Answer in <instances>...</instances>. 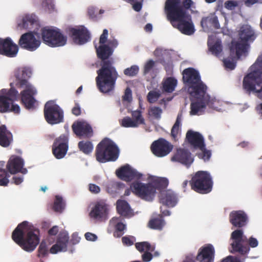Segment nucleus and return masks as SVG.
Masks as SVG:
<instances>
[{
	"instance_id": "1",
	"label": "nucleus",
	"mask_w": 262,
	"mask_h": 262,
	"mask_svg": "<svg viewBox=\"0 0 262 262\" xmlns=\"http://www.w3.org/2000/svg\"><path fill=\"white\" fill-rule=\"evenodd\" d=\"M32 75V70L30 67H18L14 70L13 76L15 80L10 83L11 88L15 85L22 89L20 92L21 101L28 109L34 108L36 102L34 96L37 94V91L27 80Z\"/></svg>"
},
{
	"instance_id": "2",
	"label": "nucleus",
	"mask_w": 262,
	"mask_h": 262,
	"mask_svg": "<svg viewBox=\"0 0 262 262\" xmlns=\"http://www.w3.org/2000/svg\"><path fill=\"white\" fill-rule=\"evenodd\" d=\"M165 10L172 25L182 33L190 35L194 32L190 16L180 6V0H167Z\"/></svg>"
},
{
	"instance_id": "3",
	"label": "nucleus",
	"mask_w": 262,
	"mask_h": 262,
	"mask_svg": "<svg viewBox=\"0 0 262 262\" xmlns=\"http://www.w3.org/2000/svg\"><path fill=\"white\" fill-rule=\"evenodd\" d=\"M38 233V230L31 223L24 221L13 231L12 237L25 251L32 252L39 243Z\"/></svg>"
},
{
	"instance_id": "4",
	"label": "nucleus",
	"mask_w": 262,
	"mask_h": 262,
	"mask_svg": "<svg viewBox=\"0 0 262 262\" xmlns=\"http://www.w3.org/2000/svg\"><path fill=\"white\" fill-rule=\"evenodd\" d=\"M168 184V180L165 178L151 176L148 184L135 181L131 184L130 188L134 193L142 199L151 201L156 195V189L164 190Z\"/></svg>"
},
{
	"instance_id": "5",
	"label": "nucleus",
	"mask_w": 262,
	"mask_h": 262,
	"mask_svg": "<svg viewBox=\"0 0 262 262\" xmlns=\"http://www.w3.org/2000/svg\"><path fill=\"white\" fill-rule=\"evenodd\" d=\"M96 78L97 86L103 93L112 91L115 85L118 74L112 63L109 61H103L102 67L97 71Z\"/></svg>"
},
{
	"instance_id": "6",
	"label": "nucleus",
	"mask_w": 262,
	"mask_h": 262,
	"mask_svg": "<svg viewBox=\"0 0 262 262\" xmlns=\"http://www.w3.org/2000/svg\"><path fill=\"white\" fill-rule=\"evenodd\" d=\"M238 36L231 43V54L236 57H245L249 47L248 42L252 41L255 38L254 30L248 25H243L238 31Z\"/></svg>"
},
{
	"instance_id": "7",
	"label": "nucleus",
	"mask_w": 262,
	"mask_h": 262,
	"mask_svg": "<svg viewBox=\"0 0 262 262\" xmlns=\"http://www.w3.org/2000/svg\"><path fill=\"white\" fill-rule=\"evenodd\" d=\"M250 71L244 78L243 88L249 93H259L262 91V55L251 66Z\"/></svg>"
},
{
	"instance_id": "8",
	"label": "nucleus",
	"mask_w": 262,
	"mask_h": 262,
	"mask_svg": "<svg viewBox=\"0 0 262 262\" xmlns=\"http://www.w3.org/2000/svg\"><path fill=\"white\" fill-rule=\"evenodd\" d=\"M19 98L17 91L14 88L9 90L3 89L0 91V113L13 112L19 114L20 112L19 106L14 101Z\"/></svg>"
},
{
	"instance_id": "9",
	"label": "nucleus",
	"mask_w": 262,
	"mask_h": 262,
	"mask_svg": "<svg viewBox=\"0 0 262 262\" xmlns=\"http://www.w3.org/2000/svg\"><path fill=\"white\" fill-rule=\"evenodd\" d=\"M183 78L188 92L190 95H196V92L199 94H203L206 87L201 80L199 73L193 68H188L183 72Z\"/></svg>"
},
{
	"instance_id": "10",
	"label": "nucleus",
	"mask_w": 262,
	"mask_h": 262,
	"mask_svg": "<svg viewBox=\"0 0 262 262\" xmlns=\"http://www.w3.org/2000/svg\"><path fill=\"white\" fill-rule=\"evenodd\" d=\"M41 35L43 43L51 47H62L67 42V36L55 27H46L42 28Z\"/></svg>"
},
{
	"instance_id": "11",
	"label": "nucleus",
	"mask_w": 262,
	"mask_h": 262,
	"mask_svg": "<svg viewBox=\"0 0 262 262\" xmlns=\"http://www.w3.org/2000/svg\"><path fill=\"white\" fill-rule=\"evenodd\" d=\"M119 152L118 147L112 140L105 139L97 146L96 159L101 163L115 161L118 157Z\"/></svg>"
},
{
	"instance_id": "12",
	"label": "nucleus",
	"mask_w": 262,
	"mask_h": 262,
	"mask_svg": "<svg viewBox=\"0 0 262 262\" xmlns=\"http://www.w3.org/2000/svg\"><path fill=\"white\" fill-rule=\"evenodd\" d=\"M108 34V30L104 29L100 37L99 42L95 43L97 55L102 60L108 58L113 53V49L118 45L116 39L107 40Z\"/></svg>"
},
{
	"instance_id": "13",
	"label": "nucleus",
	"mask_w": 262,
	"mask_h": 262,
	"mask_svg": "<svg viewBox=\"0 0 262 262\" xmlns=\"http://www.w3.org/2000/svg\"><path fill=\"white\" fill-rule=\"evenodd\" d=\"M192 188L201 193H207L211 191L212 181L210 174L205 171L197 172L192 179Z\"/></svg>"
},
{
	"instance_id": "14",
	"label": "nucleus",
	"mask_w": 262,
	"mask_h": 262,
	"mask_svg": "<svg viewBox=\"0 0 262 262\" xmlns=\"http://www.w3.org/2000/svg\"><path fill=\"white\" fill-rule=\"evenodd\" d=\"M45 117L50 124L59 123L63 121V112L54 101H48L45 106Z\"/></svg>"
},
{
	"instance_id": "15",
	"label": "nucleus",
	"mask_w": 262,
	"mask_h": 262,
	"mask_svg": "<svg viewBox=\"0 0 262 262\" xmlns=\"http://www.w3.org/2000/svg\"><path fill=\"white\" fill-rule=\"evenodd\" d=\"M196 92V95H190L192 99L190 105V115H200L205 111L207 106H208L210 96L207 94L205 91L203 94H199Z\"/></svg>"
},
{
	"instance_id": "16",
	"label": "nucleus",
	"mask_w": 262,
	"mask_h": 262,
	"mask_svg": "<svg viewBox=\"0 0 262 262\" xmlns=\"http://www.w3.org/2000/svg\"><path fill=\"white\" fill-rule=\"evenodd\" d=\"M19 44L23 49L31 52L35 51L40 46V36L34 32L25 33L21 36Z\"/></svg>"
},
{
	"instance_id": "17",
	"label": "nucleus",
	"mask_w": 262,
	"mask_h": 262,
	"mask_svg": "<svg viewBox=\"0 0 262 262\" xmlns=\"http://www.w3.org/2000/svg\"><path fill=\"white\" fill-rule=\"evenodd\" d=\"M110 206L104 202L96 203L91 208L89 216L93 220L102 221L108 218Z\"/></svg>"
},
{
	"instance_id": "18",
	"label": "nucleus",
	"mask_w": 262,
	"mask_h": 262,
	"mask_svg": "<svg viewBox=\"0 0 262 262\" xmlns=\"http://www.w3.org/2000/svg\"><path fill=\"white\" fill-rule=\"evenodd\" d=\"M246 239V236L244 235L241 230H236L232 232L231 235V252H238L242 254L247 253L249 248L243 246V243Z\"/></svg>"
},
{
	"instance_id": "19",
	"label": "nucleus",
	"mask_w": 262,
	"mask_h": 262,
	"mask_svg": "<svg viewBox=\"0 0 262 262\" xmlns=\"http://www.w3.org/2000/svg\"><path fill=\"white\" fill-rule=\"evenodd\" d=\"M69 236L66 230L61 231L58 235L54 244L50 249V253L56 254L58 253L65 252L68 250Z\"/></svg>"
},
{
	"instance_id": "20",
	"label": "nucleus",
	"mask_w": 262,
	"mask_h": 262,
	"mask_svg": "<svg viewBox=\"0 0 262 262\" xmlns=\"http://www.w3.org/2000/svg\"><path fill=\"white\" fill-rule=\"evenodd\" d=\"M73 42L77 45H83L90 40V34L83 26L71 28L70 30Z\"/></svg>"
},
{
	"instance_id": "21",
	"label": "nucleus",
	"mask_w": 262,
	"mask_h": 262,
	"mask_svg": "<svg viewBox=\"0 0 262 262\" xmlns=\"http://www.w3.org/2000/svg\"><path fill=\"white\" fill-rule=\"evenodd\" d=\"M68 137L67 135H62L56 138L53 145V153L58 159L63 158L68 149Z\"/></svg>"
},
{
	"instance_id": "22",
	"label": "nucleus",
	"mask_w": 262,
	"mask_h": 262,
	"mask_svg": "<svg viewBox=\"0 0 262 262\" xmlns=\"http://www.w3.org/2000/svg\"><path fill=\"white\" fill-rule=\"evenodd\" d=\"M116 174L119 178L126 181L138 180L142 176V173L128 164L118 169L116 171Z\"/></svg>"
},
{
	"instance_id": "23",
	"label": "nucleus",
	"mask_w": 262,
	"mask_h": 262,
	"mask_svg": "<svg viewBox=\"0 0 262 262\" xmlns=\"http://www.w3.org/2000/svg\"><path fill=\"white\" fill-rule=\"evenodd\" d=\"M172 146L164 139H160L155 141L151 146L152 153L159 157L167 155L172 150Z\"/></svg>"
},
{
	"instance_id": "24",
	"label": "nucleus",
	"mask_w": 262,
	"mask_h": 262,
	"mask_svg": "<svg viewBox=\"0 0 262 262\" xmlns=\"http://www.w3.org/2000/svg\"><path fill=\"white\" fill-rule=\"evenodd\" d=\"M18 51V46L10 38H0V54L13 57L16 56Z\"/></svg>"
},
{
	"instance_id": "25",
	"label": "nucleus",
	"mask_w": 262,
	"mask_h": 262,
	"mask_svg": "<svg viewBox=\"0 0 262 262\" xmlns=\"http://www.w3.org/2000/svg\"><path fill=\"white\" fill-rule=\"evenodd\" d=\"M215 254V249L211 244L202 246L198 251L196 259L199 262H213Z\"/></svg>"
},
{
	"instance_id": "26",
	"label": "nucleus",
	"mask_w": 262,
	"mask_h": 262,
	"mask_svg": "<svg viewBox=\"0 0 262 262\" xmlns=\"http://www.w3.org/2000/svg\"><path fill=\"white\" fill-rule=\"evenodd\" d=\"M24 165V161L23 159L18 156H12L8 162L7 169L11 174L19 172L26 174L28 171L27 169L23 168Z\"/></svg>"
},
{
	"instance_id": "27",
	"label": "nucleus",
	"mask_w": 262,
	"mask_h": 262,
	"mask_svg": "<svg viewBox=\"0 0 262 262\" xmlns=\"http://www.w3.org/2000/svg\"><path fill=\"white\" fill-rule=\"evenodd\" d=\"M171 160L189 166L193 162L194 159L188 150L179 148L171 157Z\"/></svg>"
},
{
	"instance_id": "28",
	"label": "nucleus",
	"mask_w": 262,
	"mask_h": 262,
	"mask_svg": "<svg viewBox=\"0 0 262 262\" xmlns=\"http://www.w3.org/2000/svg\"><path fill=\"white\" fill-rule=\"evenodd\" d=\"M72 129L78 136L90 137L92 134L91 126L84 120H78L74 122L72 125Z\"/></svg>"
},
{
	"instance_id": "29",
	"label": "nucleus",
	"mask_w": 262,
	"mask_h": 262,
	"mask_svg": "<svg viewBox=\"0 0 262 262\" xmlns=\"http://www.w3.org/2000/svg\"><path fill=\"white\" fill-rule=\"evenodd\" d=\"M161 203L168 207H174L178 202L177 194L171 190H161Z\"/></svg>"
},
{
	"instance_id": "30",
	"label": "nucleus",
	"mask_w": 262,
	"mask_h": 262,
	"mask_svg": "<svg viewBox=\"0 0 262 262\" xmlns=\"http://www.w3.org/2000/svg\"><path fill=\"white\" fill-rule=\"evenodd\" d=\"M186 138L190 145L195 149H202L205 146L204 138L198 132L188 131L186 134Z\"/></svg>"
},
{
	"instance_id": "31",
	"label": "nucleus",
	"mask_w": 262,
	"mask_h": 262,
	"mask_svg": "<svg viewBox=\"0 0 262 262\" xmlns=\"http://www.w3.org/2000/svg\"><path fill=\"white\" fill-rule=\"evenodd\" d=\"M201 26L204 31L207 32L220 28L217 18L214 14H210L208 16L203 18Z\"/></svg>"
},
{
	"instance_id": "32",
	"label": "nucleus",
	"mask_w": 262,
	"mask_h": 262,
	"mask_svg": "<svg viewBox=\"0 0 262 262\" xmlns=\"http://www.w3.org/2000/svg\"><path fill=\"white\" fill-rule=\"evenodd\" d=\"M230 223L235 227H242L246 225L247 217L242 211H234L230 213L229 216Z\"/></svg>"
},
{
	"instance_id": "33",
	"label": "nucleus",
	"mask_w": 262,
	"mask_h": 262,
	"mask_svg": "<svg viewBox=\"0 0 262 262\" xmlns=\"http://www.w3.org/2000/svg\"><path fill=\"white\" fill-rule=\"evenodd\" d=\"M110 227L115 229L114 235L120 237L126 230V226L123 219L120 217H114L110 221Z\"/></svg>"
},
{
	"instance_id": "34",
	"label": "nucleus",
	"mask_w": 262,
	"mask_h": 262,
	"mask_svg": "<svg viewBox=\"0 0 262 262\" xmlns=\"http://www.w3.org/2000/svg\"><path fill=\"white\" fill-rule=\"evenodd\" d=\"M232 104L228 101H224L215 97H211L208 102V106L219 112H224L231 108Z\"/></svg>"
},
{
	"instance_id": "35",
	"label": "nucleus",
	"mask_w": 262,
	"mask_h": 262,
	"mask_svg": "<svg viewBox=\"0 0 262 262\" xmlns=\"http://www.w3.org/2000/svg\"><path fill=\"white\" fill-rule=\"evenodd\" d=\"M208 46L209 51L216 56H219L222 51L221 41L215 35H209Z\"/></svg>"
},
{
	"instance_id": "36",
	"label": "nucleus",
	"mask_w": 262,
	"mask_h": 262,
	"mask_svg": "<svg viewBox=\"0 0 262 262\" xmlns=\"http://www.w3.org/2000/svg\"><path fill=\"white\" fill-rule=\"evenodd\" d=\"M166 225V222L160 214H153L148 222L149 228L154 230H162Z\"/></svg>"
},
{
	"instance_id": "37",
	"label": "nucleus",
	"mask_w": 262,
	"mask_h": 262,
	"mask_svg": "<svg viewBox=\"0 0 262 262\" xmlns=\"http://www.w3.org/2000/svg\"><path fill=\"white\" fill-rule=\"evenodd\" d=\"M117 210L121 215L131 217L133 215V211L128 203L124 200H118L117 202Z\"/></svg>"
},
{
	"instance_id": "38",
	"label": "nucleus",
	"mask_w": 262,
	"mask_h": 262,
	"mask_svg": "<svg viewBox=\"0 0 262 262\" xmlns=\"http://www.w3.org/2000/svg\"><path fill=\"white\" fill-rule=\"evenodd\" d=\"M37 16L34 14H26L21 18L20 22L18 23V26L20 28L28 29L30 26L37 21Z\"/></svg>"
},
{
	"instance_id": "39",
	"label": "nucleus",
	"mask_w": 262,
	"mask_h": 262,
	"mask_svg": "<svg viewBox=\"0 0 262 262\" xmlns=\"http://www.w3.org/2000/svg\"><path fill=\"white\" fill-rule=\"evenodd\" d=\"M12 140L11 133L8 131L6 126L3 125L0 127V145L4 147L9 145Z\"/></svg>"
},
{
	"instance_id": "40",
	"label": "nucleus",
	"mask_w": 262,
	"mask_h": 262,
	"mask_svg": "<svg viewBox=\"0 0 262 262\" xmlns=\"http://www.w3.org/2000/svg\"><path fill=\"white\" fill-rule=\"evenodd\" d=\"M177 84L178 81L176 79L173 77H168L162 81V90L166 93H172L174 91Z\"/></svg>"
},
{
	"instance_id": "41",
	"label": "nucleus",
	"mask_w": 262,
	"mask_h": 262,
	"mask_svg": "<svg viewBox=\"0 0 262 262\" xmlns=\"http://www.w3.org/2000/svg\"><path fill=\"white\" fill-rule=\"evenodd\" d=\"M230 51L231 50H230ZM230 58H227L224 60V65L225 68L228 70H233L236 66V60L242 57H236L231 54L230 52Z\"/></svg>"
},
{
	"instance_id": "42",
	"label": "nucleus",
	"mask_w": 262,
	"mask_h": 262,
	"mask_svg": "<svg viewBox=\"0 0 262 262\" xmlns=\"http://www.w3.org/2000/svg\"><path fill=\"white\" fill-rule=\"evenodd\" d=\"M162 113V110L160 107L156 106L150 107L148 110L149 117L156 120L161 119Z\"/></svg>"
},
{
	"instance_id": "43",
	"label": "nucleus",
	"mask_w": 262,
	"mask_h": 262,
	"mask_svg": "<svg viewBox=\"0 0 262 262\" xmlns=\"http://www.w3.org/2000/svg\"><path fill=\"white\" fill-rule=\"evenodd\" d=\"M161 92L159 89H155L150 91L147 95V100L150 103H155L160 98Z\"/></svg>"
},
{
	"instance_id": "44",
	"label": "nucleus",
	"mask_w": 262,
	"mask_h": 262,
	"mask_svg": "<svg viewBox=\"0 0 262 262\" xmlns=\"http://www.w3.org/2000/svg\"><path fill=\"white\" fill-rule=\"evenodd\" d=\"M136 249L140 252L153 251L155 247L151 246L148 242H143L136 244Z\"/></svg>"
},
{
	"instance_id": "45",
	"label": "nucleus",
	"mask_w": 262,
	"mask_h": 262,
	"mask_svg": "<svg viewBox=\"0 0 262 262\" xmlns=\"http://www.w3.org/2000/svg\"><path fill=\"white\" fill-rule=\"evenodd\" d=\"M64 206L65 204L62 197L59 195L56 196L54 204L53 206L54 210L57 212H61L64 209Z\"/></svg>"
},
{
	"instance_id": "46",
	"label": "nucleus",
	"mask_w": 262,
	"mask_h": 262,
	"mask_svg": "<svg viewBox=\"0 0 262 262\" xmlns=\"http://www.w3.org/2000/svg\"><path fill=\"white\" fill-rule=\"evenodd\" d=\"M80 150L85 154L91 152L93 149V145L89 141H81L78 144Z\"/></svg>"
},
{
	"instance_id": "47",
	"label": "nucleus",
	"mask_w": 262,
	"mask_h": 262,
	"mask_svg": "<svg viewBox=\"0 0 262 262\" xmlns=\"http://www.w3.org/2000/svg\"><path fill=\"white\" fill-rule=\"evenodd\" d=\"M180 123L181 121L180 120V118L178 116L176 123H174L171 129V137L175 140H178L180 135Z\"/></svg>"
},
{
	"instance_id": "48",
	"label": "nucleus",
	"mask_w": 262,
	"mask_h": 262,
	"mask_svg": "<svg viewBox=\"0 0 262 262\" xmlns=\"http://www.w3.org/2000/svg\"><path fill=\"white\" fill-rule=\"evenodd\" d=\"M42 6L49 13H52L56 11L55 3L52 1H43L42 3Z\"/></svg>"
},
{
	"instance_id": "49",
	"label": "nucleus",
	"mask_w": 262,
	"mask_h": 262,
	"mask_svg": "<svg viewBox=\"0 0 262 262\" xmlns=\"http://www.w3.org/2000/svg\"><path fill=\"white\" fill-rule=\"evenodd\" d=\"M120 123L121 125L124 127L135 128L138 127L137 124H136L134 120L128 117H124L122 119L120 120Z\"/></svg>"
},
{
	"instance_id": "50",
	"label": "nucleus",
	"mask_w": 262,
	"mask_h": 262,
	"mask_svg": "<svg viewBox=\"0 0 262 262\" xmlns=\"http://www.w3.org/2000/svg\"><path fill=\"white\" fill-rule=\"evenodd\" d=\"M133 120L138 127L141 124H144V119L141 115V112L135 111L132 113Z\"/></svg>"
},
{
	"instance_id": "51",
	"label": "nucleus",
	"mask_w": 262,
	"mask_h": 262,
	"mask_svg": "<svg viewBox=\"0 0 262 262\" xmlns=\"http://www.w3.org/2000/svg\"><path fill=\"white\" fill-rule=\"evenodd\" d=\"M139 67L137 65L132 66L130 67L127 68L124 70V75L129 76L133 77L136 76L139 72Z\"/></svg>"
},
{
	"instance_id": "52",
	"label": "nucleus",
	"mask_w": 262,
	"mask_h": 262,
	"mask_svg": "<svg viewBox=\"0 0 262 262\" xmlns=\"http://www.w3.org/2000/svg\"><path fill=\"white\" fill-rule=\"evenodd\" d=\"M10 175L4 169L0 168V186H6L9 183Z\"/></svg>"
},
{
	"instance_id": "53",
	"label": "nucleus",
	"mask_w": 262,
	"mask_h": 262,
	"mask_svg": "<svg viewBox=\"0 0 262 262\" xmlns=\"http://www.w3.org/2000/svg\"><path fill=\"white\" fill-rule=\"evenodd\" d=\"M199 149L200 150V152L198 153V157L203 160L204 161L209 160L211 156V151L207 150L205 148V146H203V148Z\"/></svg>"
},
{
	"instance_id": "54",
	"label": "nucleus",
	"mask_w": 262,
	"mask_h": 262,
	"mask_svg": "<svg viewBox=\"0 0 262 262\" xmlns=\"http://www.w3.org/2000/svg\"><path fill=\"white\" fill-rule=\"evenodd\" d=\"M156 61L152 59H148L146 60L143 66V74L144 75L147 74L155 67Z\"/></svg>"
},
{
	"instance_id": "55",
	"label": "nucleus",
	"mask_w": 262,
	"mask_h": 262,
	"mask_svg": "<svg viewBox=\"0 0 262 262\" xmlns=\"http://www.w3.org/2000/svg\"><path fill=\"white\" fill-rule=\"evenodd\" d=\"M119 187V183L115 182H110L107 186V191L112 195L118 193Z\"/></svg>"
},
{
	"instance_id": "56",
	"label": "nucleus",
	"mask_w": 262,
	"mask_h": 262,
	"mask_svg": "<svg viewBox=\"0 0 262 262\" xmlns=\"http://www.w3.org/2000/svg\"><path fill=\"white\" fill-rule=\"evenodd\" d=\"M38 255L39 257H44L48 254V248L46 242L42 241L40 243L38 248Z\"/></svg>"
},
{
	"instance_id": "57",
	"label": "nucleus",
	"mask_w": 262,
	"mask_h": 262,
	"mask_svg": "<svg viewBox=\"0 0 262 262\" xmlns=\"http://www.w3.org/2000/svg\"><path fill=\"white\" fill-rule=\"evenodd\" d=\"M124 103H129L132 100V92L131 90L127 88L126 89L124 94L122 97Z\"/></svg>"
},
{
	"instance_id": "58",
	"label": "nucleus",
	"mask_w": 262,
	"mask_h": 262,
	"mask_svg": "<svg viewBox=\"0 0 262 262\" xmlns=\"http://www.w3.org/2000/svg\"><path fill=\"white\" fill-rule=\"evenodd\" d=\"M225 8L227 9L232 10L237 6V4L236 2L233 1H228L225 4Z\"/></svg>"
},
{
	"instance_id": "59",
	"label": "nucleus",
	"mask_w": 262,
	"mask_h": 262,
	"mask_svg": "<svg viewBox=\"0 0 262 262\" xmlns=\"http://www.w3.org/2000/svg\"><path fill=\"white\" fill-rule=\"evenodd\" d=\"M183 6L186 9L189 8L192 11L193 9L195 8L194 3L191 0H185L183 2Z\"/></svg>"
},
{
	"instance_id": "60",
	"label": "nucleus",
	"mask_w": 262,
	"mask_h": 262,
	"mask_svg": "<svg viewBox=\"0 0 262 262\" xmlns=\"http://www.w3.org/2000/svg\"><path fill=\"white\" fill-rule=\"evenodd\" d=\"M84 237L87 241L92 242H94L97 239V235L91 232L85 233L84 234Z\"/></svg>"
},
{
	"instance_id": "61",
	"label": "nucleus",
	"mask_w": 262,
	"mask_h": 262,
	"mask_svg": "<svg viewBox=\"0 0 262 262\" xmlns=\"http://www.w3.org/2000/svg\"><path fill=\"white\" fill-rule=\"evenodd\" d=\"M72 113L75 116H78L81 114V108L79 104L77 102L75 103L74 106L72 108Z\"/></svg>"
},
{
	"instance_id": "62",
	"label": "nucleus",
	"mask_w": 262,
	"mask_h": 262,
	"mask_svg": "<svg viewBox=\"0 0 262 262\" xmlns=\"http://www.w3.org/2000/svg\"><path fill=\"white\" fill-rule=\"evenodd\" d=\"M151 251L145 252L142 255V259L145 262L150 261L152 258V255L150 253Z\"/></svg>"
},
{
	"instance_id": "63",
	"label": "nucleus",
	"mask_w": 262,
	"mask_h": 262,
	"mask_svg": "<svg viewBox=\"0 0 262 262\" xmlns=\"http://www.w3.org/2000/svg\"><path fill=\"white\" fill-rule=\"evenodd\" d=\"M89 190L90 191L93 193H98L100 191V187L94 184H90L89 185Z\"/></svg>"
},
{
	"instance_id": "64",
	"label": "nucleus",
	"mask_w": 262,
	"mask_h": 262,
	"mask_svg": "<svg viewBox=\"0 0 262 262\" xmlns=\"http://www.w3.org/2000/svg\"><path fill=\"white\" fill-rule=\"evenodd\" d=\"M88 14L91 18H95L97 16L95 14V8L91 6L88 8Z\"/></svg>"
}]
</instances>
